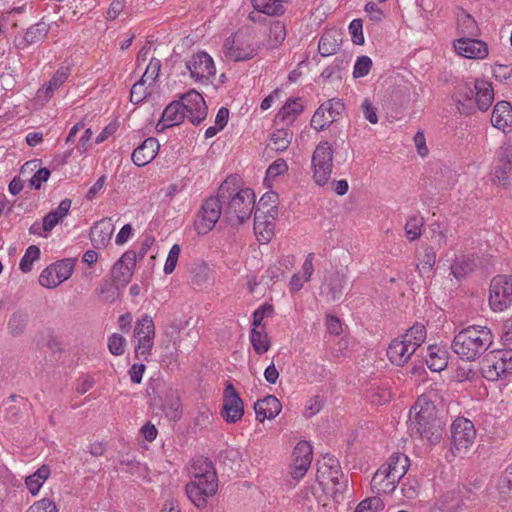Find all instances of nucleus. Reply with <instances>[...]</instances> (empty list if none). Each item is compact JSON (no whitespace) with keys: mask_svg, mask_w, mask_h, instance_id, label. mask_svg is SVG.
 Returning a JSON list of instances; mask_svg holds the SVG:
<instances>
[{"mask_svg":"<svg viewBox=\"0 0 512 512\" xmlns=\"http://www.w3.org/2000/svg\"><path fill=\"white\" fill-rule=\"evenodd\" d=\"M444 430L445 424L436 416L434 404L423 396L419 397L409 412L410 436L434 445L440 442Z\"/></svg>","mask_w":512,"mask_h":512,"instance_id":"f257e3e1","label":"nucleus"},{"mask_svg":"<svg viewBox=\"0 0 512 512\" xmlns=\"http://www.w3.org/2000/svg\"><path fill=\"white\" fill-rule=\"evenodd\" d=\"M224 205V219L232 225L248 220L255 208V194L250 188L238 189L227 178L219 187Z\"/></svg>","mask_w":512,"mask_h":512,"instance_id":"f03ea898","label":"nucleus"},{"mask_svg":"<svg viewBox=\"0 0 512 512\" xmlns=\"http://www.w3.org/2000/svg\"><path fill=\"white\" fill-rule=\"evenodd\" d=\"M493 343V334L485 326L472 325L459 331L451 344L455 354L462 360L474 361Z\"/></svg>","mask_w":512,"mask_h":512,"instance_id":"7ed1b4c3","label":"nucleus"},{"mask_svg":"<svg viewBox=\"0 0 512 512\" xmlns=\"http://www.w3.org/2000/svg\"><path fill=\"white\" fill-rule=\"evenodd\" d=\"M334 151L332 145L328 141H321L315 148L311 165L313 170L312 178L319 186H324L328 183L333 167Z\"/></svg>","mask_w":512,"mask_h":512,"instance_id":"20e7f679","label":"nucleus"},{"mask_svg":"<svg viewBox=\"0 0 512 512\" xmlns=\"http://www.w3.org/2000/svg\"><path fill=\"white\" fill-rule=\"evenodd\" d=\"M476 429L471 420L458 417L451 424V449L454 454H465L474 444Z\"/></svg>","mask_w":512,"mask_h":512,"instance_id":"39448f33","label":"nucleus"},{"mask_svg":"<svg viewBox=\"0 0 512 512\" xmlns=\"http://www.w3.org/2000/svg\"><path fill=\"white\" fill-rule=\"evenodd\" d=\"M221 215L224 216V205L218 193L216 197H210L202 204L194 223L195 230L199 235L207 234L214 228Z\"/></svg>","mask_w":512,"mask_h":512,"instance_id":"423d86ee","label":"nucleus"},{"mask_svg":"<svg viewBox=\"0 0 512 512\" xmlns=\"http://www.w3.org/2000/svg\"><path fill=\"white\" fill-rule=\"evenodd\" d=\"M489 305L495 312H502L512 305V276L497 275L489 287Z\"/></svg>","mask_w":512,"mask_h":512,"instance_id":"0eeeda50","label":"nucleus"},{"mask_svg":"<svg viewBox=\"0 0 512 512\" xmlns=\"http://www.w3.org/2000/svg\"><path fill=\"white\" fill-rule=\"evenodd\" d=\"M224 53L227 58L239 62L253 58L257 54V50L250 36L238 31L232 37L226 39Z\"/></svg>","mask_w":512,"mask_h":512,"instance_id":"6e6552de","label":"nucleus"},{"mask_svg":"<svg viewBox=\"0 0 512 512\" xmlns=\"http://www.w3.org/2000/svg\"><path fill=\"white\" fill-rule=\"evenodd\" d=\"M186 494L190 501L199 509L207 506L208 499L218 490V478L191 480L186 484Z\"/></svg>","mask_w":512,"mask_h":512,"instance_id":"1a4fd4ad","label":"nucleus"},{"mask_svg":"<svg viewBox=\"0 0 512 512\" xmlns=\"http://www.w3.org/2000/svg\"><path fill=\"white\" fill-rule=\"evenodd\" d=\"M190 72L191 78L197 82L207 83L216 74V68L213 58L204 51L193 54L191 59L185 64Z\"/></svg>","mask_w":512,"mask_h":512,"instance_id":"9d476101","label":"nucleus"},{"mask_svg":"<svg viewBox=\"0 0 512 512\" xmlns=\"http://www.w3.org/2000/svg\"><path fill=\"white\" fill-rule=\"evenodd\" d=\"M243 414V401L233 384L228 383L224 389L221 416L227 423H236L242 418Z\"/></svg>","mask_w":512,"mask_h":512,"instance_id":"9b49d317","label":"nucleus"},{"mask_svg":"<svg viewBox=\"0 0 512 512\" xmlns=\"http://www.w3.org/2000/svg\"><path fill=\"white\" fill-rule=\"evenodd\" d=\"M182 105L184 112L189 121L198 125L207 116V106L202 95L196 90H190L189 92L181 96Z\"/></svg>","mask_w":512,"mask_h":512,"instance_id":"f8f14e48","label":"nucleus"},{"mask_svg":"<svg viewBox=\"0 0 512 512\" xmlns=\"http://www.w3.org/2000/svg\"><path fill=\"white\" fill-rule=\"evenodd\" d=\"M137 260V254L133 250L126 251L111 269V279L124 288L131 280Z\"/></svg>","mask_w":512,"mask_h":512,"instance_id":"ddd939ff","label":"nucleus"},{"mask_svg":"<svg viewBox=\"0 0 512 512\" xmlns=\"http://www.w3.org/2000/svg\"><path fill=\"white\" fill-rule=\"evenodd\" d=\"M291 477L298 481L304 477L312 461V446L307 441H300L294 447Z\"/></svg>","mask_w":512,"mask_h":512,"instance_id":"4468645a","label":"nucleus"},{"mask_svg":"<svg viewBox=\"0 0 512 512\" xmlns=\"http://www.w3.org/2000/svg\"><path fill=\"white\" fill-rule=\"evenodd\" d=\"M455 51L468 59H484L488 55L487 44L472 37H462L454 43Z\"/></svg>","mask_w":512,"mask_h":512,"instance_id":"2eb2a0df","label":"nucleus"},{"mask_svg":"<svg viewBox=\"0 0 512 512\" xmlns=\"http://www.w3.org/2000/svg\"><path fill=\"white\" fill-rule=\"evenodd\" d=\"M70 75V68L67 66H61L53 74L52 78L45 84H43L36 93V99L38 102H48L54 92L61 87Z\"/></svg>","mask_w":512,"mask_h":512,"instance_id":"dca6fc26","label":"nucleus"},{"mask_svg":"<svg viewBox=\"0 0 512 512\" xmlns=\"http://www.w3.org/2000/svg\"><path fill=\"white\" fill-rule=\"evenodd\" d=\"M186 117L184 107L181 101H172L164 109L156 128L158 131H163L166 128L180 125Z\"/></svg>","mask_w":512,"mask_h":512,"instance_id":"f3484780","label":"nucleus"},{"mask_svg":"<svg viewBox=\"0 0 512 512\" xmlns=\"http://www.w3.org/2000/svg\"><path fill=\"white\" fill-rule=\"evenodd\" d=\"M159 147L156 138H147L133 151L131 156L133 163L138 167L149 164L156 157Z\"/></svg>","mask_w":512,"mask_h":512,"instance_id":"a211bd4d","label":"nucleus"},{"mask_svg":"<svg viewBox=\"0 0 512 512\" xmlns=\"http://www.w3.org/2000/svg\"><path fill=\"white\" fill-rule=\"evenodd\" d=\"M416 349L412 348L403 338L391 341L387 348V356L391 363L402 366L408 362Z\"/></svg>","mask_w":512,"mask_h":512,"instance_id":"6ab92c4d","label":"nucleus"},{"mask_svg":"<svg viewBox=\"0 0 512 512\" xmlns=\"http://www.w3.org/2000/svg\"><path fill=\"white\" fill-rule=\"evenodd\" d=\"M453 98L461 114L470 115L474 113V89H472L468 83L458 84L455 88Z\"/></svg>","mask_w":512,"mask_h":512,"instance_id":"aec40b11","label":"nucleus"},{"mask_svg":"<svg viewBox=\"0 0 512 512\" xmlns=\"http://www.w3.org/2000/svg\"><path fill=\"white\" fill-rule=\"evenodd\" d=\"M281 409L280 401L273 395H268L254 404L256 419L259 422L275 418L281 412Z\"/></svg>","mask_w":512,"mask_h":512,"instance_id":"412c9836","label":"nucleus"},{"mask_svg":"<svg viewBox=\"0 0 512 512\" xmlns=\"http://www.w3.org/2000/svg\"><path fill=\"white\" fill-rule=\"evenodd\" d=\"M340 470L339 461L334 456L327 455L322 462H318L317 481L322 489L330 484L335 475H340Z\"/></svg>","mask_w":512,"mask_h":512,"instance_id":"4be33fe9","label":"nucleus"},{"mask_svg":"<svg viewBox=\"0 0 512 512\" xmlns=\"http://www.w3.org/2000/svg\"><path fill=\"white\" fill-rule=\"evenodd\" d=\"M494 177L499 184L507 186L512 177V147L502 148L499 154V161L494 169Z\"/></svg>","mask_w":512,"mask_h":512,"instance_id":"5701e85b","label":"nucleus"},{"mask_svg":"<svg viewBox=\"0 0 512 512\" xmlns=\"http://www.w3.org/2000/svg\"><path fill=\"white\" fill-rule=\"evenodd\" d=\"M494 100L492 84L484 79H477L474 84V105L481 111H487Z\"/></svg>","mask_w":512,"mask_h":512,"instance_id":"b1692460","label":"nucleus"},{"mask_svg":"<svg viewBox=\"0 0 512 512\" xmlns=\"http://www.w3.org/2000/svg\"><path fill=\"white\" fill-rule=\"evenodd\" d=\"M410 461L409 458L400 453L392 454L388 461L381 465L379 468L384 469L388 473L392 475L393 481H399L404 477L409 468Z\"/></svg>","mask_w":512,"mask_h":512,"instance_id":"393cba45","label":"nucleus"},{"mask_svg":"<svg viewBox=\"0 0 512 512\" xmlns=\"http://www.w3.org/2000/svg\"><path fill=\"white\" fill-rule=\"evenodd\" d=\"M476 267V257L474 253H460L451 263V274L458 280L465 278Z\"/></svg>","mask_w":512,"mask_h":512,"instance_id":"a878e982","label":"nucleus"},{"mask_svg":"<svg viewBox=\"0 0 512 512\" xmlns=\"http://www.w3.org/2000/svg\"><path fill=\"white\" fill-rule=\"evenodd\" d=\"M491 124L505 132L507 127L512 126V106L507 101L496 103L491 116Z\"/></svg>","mask_w":512,"mask_h":512,"instance_id":"bb28decb","label":"nucleus"},{"mask_svg":"<svg viewBox=\"0 0 512 512\" xmlns=\"http://www.w3.org/2000/svg\"><path fill=\"white\" fill-rule=\"evenodd\" d=\"M399 481H393L392 475L384 469L378 468L371 480L372 491L378 495L392 493Z\"/></svg>","mask_w":512,"mask_h":512,"instance_id":"cd10ccee","label":"nucleus"},{"mask_svg":"<svg viewBox=\"0 0 512 512\" xmlns=\"http://www.w3.org/2000/svg\"><path fill=\"white\" fill-rule=\"evenodd\" d=\"M48 31L47 24L38 22L26 30L24 36L16 42V47L18 49H25L32 44L41 42L46 38Z\"/></svg>","mask_w":512,"mask_h":512,"instance_id":"c85d7f7f","label":"nucleus"},{"mask_svg":"<svg viewBox=\"0 0 512 512\" xmlns=\"http://www.w3.org/2000/svg\"><path fill=\"white\" fill-rule=\"evenodd\" d=\"M189 474L192 480L218 478L212 461L203 457L196 458L192 461Z\"/></svg>","mask_w":512,"mask_h":512,"instance_id":"c756f323","label":"nucleus"},{"mask_svg":"<svg viewBox=\"0 0 512 512\" xmlns=\"http://www.w3.org/2000/svg\"><path fill=\"white\" fill-rule=\"evenodd\" d=\"M71 205L72 201L70 199H63L56 209L50 211L44 216L42 229L45 232L53 230V228L68 215Z\"/></svg>","mask_w":512,"mask_h":512,"instance_id":"7c9ffc66","label":"nucleus"},{"mask_svg":"<svg viewBox=\"0 0 512 512\" xmlns=\"http://www.w3.org/2000/svg\"><path fill=\"white\" fill-rule=\"evenodd\" d=\"M113 233V226L109 220H101L94 224L90 231V239L95 248L105 247Z\"/></svg>","mask_w":512,"mask_h":512,"instance_id":"2f4dec72","label":"nucleus"},{"mask_svg":"<svg viewBox=\"0 0 512 512\" xmlns=\"http://www.w3.org/2000/svg\"><path fill=\"white\" fill-rule=\"evenodd\" d=\"M303 109L304 106L301 98H290L277 113L276 121H280L285 125H290L302 113Z\"/></svg>","mask_w":512,"mask_h":512,"instance_id":"473e14b6","label":"nucleus"},{"mask_svg":"<svg viewBox=\"0 0 512 512\" xmlns=\"http://www.w3.org/2000/svg\"><path fill=\"white\" fill-rule=\"evenodd\" d=\"M510 368L509 364H505L498 359L496 361L485 359L481 366V372L488 381H496L502 376L511 374Z\"/></svg>","mask_w":512,"mask_h":512,"instance_id":"72a5a7b5","label":"nucleus"},{"mask_svg":"<svg viewBox=\"0 0 512 512\" xmlns=\"http://www.w3.org/2000/svg\"><path fill=\"white\" fill-rule=\"evenodd\" d=\"M467 493L469 491L466 487L449 491L441 497L438 505L449 512H456L461 506L465 505L464 496Z\"/></svg>","mask_w":512,"mask_h":512,"instance_id":"f704fd0d","label":"nucleus"},{"mask_svg":"<svg viewBox=\"0 0 512 512\" xmlns=\"http://www.w3.org/2000/svg\"><path fill=\"white\" fill-rule=\"evenodd\" d=\"M28 323V313L23 310H16L7 321V331L12 337H19L25 333Z\"/></svg>","mask_w":512,"mask_h":512,"instance_id":"c9c22d12","label":"nucleus"},{"mask_svg":"<svg viewBox=\"0 0 512 512\" xmlns=\"http://www.w3.org/2000/svg\"><path fill=\"white\" fill-rule=\"evenodd\" d=\"M163 411L170 420L177 421L182 415L180 397L177 391L169 389L163 404Z\"/></svg>","mask_w":512,"mask_h":512,"instance_id":"e433bc0d","label":"nucleus"},{"mask_svg":"<svg viewBox=\"0 0 512 512\" xmlns=\"http://www.w3.org/2000/svg\"><path fill=\"white\" fill-rule=\"evenodd\" d=\"M255 10L269 15L279 16L285 13L284 3L288 0H251Z\"/></svg>","mask_w":512,"mask_h":512,"instance_id":"4c0bfd02","label":"nucleus"},{"mask_svg":"<svg viewBox=\"0 0 512 512\" xmlns=\"http://www.w3.org/2000/svg\"><path fill=\"white\" fill-rule=\"evenodd\" d=\"M250 342L254 351L262 355L266 353L271 346L270 338L266 332L265 326L260 328H252L250 332Z\"/></svg>","mask_w":512,"mask_h":512,"instance_id":"58836bf2","label":"nucleus"},{"mask_svg":"<svg viewBox=\"0 0 512 512\" xmlns=\"http://www.w3.org/2000/svg\"><path fill=\"white\" fill-rule=\"evenodd\" d=\"M340 49L338 34L335 31L325 32L318 44V51L323 57L331 56Z\"/></svg>","mask_w":512,"mask_h":512,"instance_id":"ea45409f","label":"nucleus"},{"mask_svg":"<svg viewBox=\"0 0 512 512\" xmlns=\"http://www.w3.org/2000/svg\"><path fill=\"white\" fill-rule=\"evenodd\" d=\"M426 364L433 372H440L444 370L448 364L446 351L435 346H430L426 356Z\"/></svg>","mask_w":512,"mask_h":512,"instance_id":"a19ab883","label":"nucleus"},{"mask_svg":"<svg viewBox=\"0 0 512 512\" xmlns=\"http://www.w3.org/2000/svg\"><path fill=\"white\" fill-rule=\"evenodd\" d=\"M346 283L347 277L345 274L336 271L330 275L327 282V294L330 301H337L342 297Z\"/></svg>","mask_w":512,"mask_h":512,"instance_id":"79ce46f5","label":"nucleus"},{"mask_svg":"<svg viewBox=\"0 0 512 512\" xmlns=\"http://www.w3.org/2000/svg\"><path fill=\"white\" fill-rule=\"evenodd\" d=\"M134 337L137 338V340H142V337H145V339L154 340L155 325L153 319L149 315L144 314L136 321Z\"/></svg>","mask_w":512,"mask_h":512,"instance_id":"37998d69","label":"nucleus"},{"mask_svg":"<svg viewBox=\"0 0 512 512\" xmlns=\"http://www.w3.org/2000/svg\"><path fill=\"white\" fill-rule=\"evenodd\" d=\"M426 336L427 332L425 326L417 322L402 335V338L409 343L412 348L417 350L425 341Z\"/></svg>","mask_w":512,"mask_h":512,"instance_id":"c03bdc74","label":"nucleus"},{"mask_svg":"<svg viewBox=\"0 0 512 512\" xmlns=\"http://www.w3.org/2000/svg\"><path fill=\"white\" fill-rule=\"evenodd\" d=\"M49 475L50 468L47 465H42L34 474L26 478L25 484L32 495H36L39 492Z\"/></svg>","mask_w":512,"mask_h":512,"instance_id":"a18cd8bd","label":"nucleus"},{"mask_svg":"<svg viewBox=\"0 0 512 512\" xmlns=\"http://www.w3.org/2000/svg\"><path fill=\"white\" fill-rule=\"evenodd\" d=\"M293 133L288 129H277L270 137V148L276 152L285 151L292 140Z\"/></svg>","mask_w":512,"mask_h":512,"instance_id":"49530a36","label":"nucleus"},{"mask_svg":"<svg viewBox=\"0 0 512 512\" xmlns=\"http://www.w3.org/2000/svg\"><path fill=\"white\" fill-rule=\"evenodd\" d=\"M120 289L121 287L112 279H103L96 291L103 301L112 303L119 297Z\"/></svg>","mask_w":512,"mask_h":512,"instance_id":"de8ad7c7","label":"nucleus"},{"mask_svg":"<svg viewBox=\"0 0 512 512\" xmlns=\"http://www.w3.org/2000/svg\"><path fill=\"white\" fill-rule=\"evenodd\" d=\"M417 269L420 273L430 272L436 263V252L432 247H425L417 255Z\"/></svg>","mask_w":512,"mask_h":512,"instance_id":"09e8293b","label":"nucleus"},{"mask_svg":"<svg viewBox=\"0 0 512 512\" xmlns=\"http://www.w3.org/2000/svg\"><path fill=\"white\" fill-rule=\"evenodd\" d=\"M76 259L66 258L52 264L57 275L58 285L66 281L73 273Z\"/></svg>","mask_w":512,"mask_h":512,"instance_id":"8fccbe9b","label":"nucleus"},{"mask_svg":"<svg viewBox=\"0 0 512 512\" xmlns=\"http://www.w3.org/2000/svg\"><path fill=\"white\" fill-rule=\"evenodd\" d=\"M458 29L463 37H476L479 31L474 18L466 12H462L458 16Z\"/></svg>","mask_w":512,"mask_h":512,"instance_id":"3c124183","label":"nucleus"},{"mask_svg":"<svg viewBox=\"0 0 512 512\" xmlns=\"http://www.w3.org/2000/svg\"><path fill=\"white\" fill-rule=\"evenodd\" d=\"M275 224L267 219H258L254 214V231L260 241L269 242L274 234Z\"/></svg>","mask_w":512,"mask_h":512,"instance_id":"603ef678","label":"nucleus"},{"mask_svg":"<svg viewBox=\"0 0 512 512\" xmlns=\"http://www.w3.org/2000/svg\"><path fill=\"white\" fill-rule=\"evenodd\" d=\"M214 422V415L210 409L204 408L203 410H199L193 421V430L194 431H204L209 430Z\"/></svg>","mask_w":512,"mask_h":512,"instance_id":"864d4df0","label":"nucleus"},{"mask_svg":"<svg viewBox=\"0 0 512 512\" xmlns=\"http://www.w3.org/2000/svg\"><path fill=\"white\" fill-rule=\"evenodd\" d=\"M332 124L330 116L326 112V106L321 104L315 111L310 125L316 131H323Z\"/></svg>","mask_w":512,"mask_h":512,"instance_id":"5fc2aeb1","label":"nucleus"},{"mask_svg":"<svg viewBox=\"0 0 512 512\" xmlns=\"http://www.w3.org/2000/svg\"><path fill=\"white\" fill-rule=\"evenodd\" d=\"M424 224V219L419 215H412L406 222L405 232L410 241H414L421 236V227Z\"/></svg>","mask_w":512,"mask_h":512,"instance_id":"6e6d98bb","label":"nucleus"},{"mask_svg":"<svg viewBox=\"0 0 512 512\" xmlns=\"http://www.w3.org/2000/svg\"><path fill=\"white\" fill-rule=\"evenodd\" d=\"M40 249L36 245H30L21 258L19 268L23 273H28L32 270L33 262L39 259Z\"/></svg>","mask_w":512,"mask_h":512,"instance_id":"4d7b16f0","label":"nucleus"},{"mask_svg":"<svg viewBox=\"0 0 512 512\" xmlns=\"http://www.w3.org/2000/svg\"><path fill=\"white\" fill-rule=\"evenodd\" d=\"M286 37L285 25L280 21H274L269 28V39L273 47L280 45Z\"/></svg>","mask_w":512,"mask_h":512,"instance_id":"13d9d810","label":"nucleus"},{"mask_svg":"<svg viewBox=\"0 0 512 512\" xmlns=\"http://www.w3.org/2000/svg\"><path fill=\"white\" fill-rule=\"evenodd\" d=\"M153 345L154 340L145 339V337H142V340H137V344L134 349L135 357L141 361L148 362Z\"/></svg>","mask_w":512,"mask_h":512,"instance_id":"bf43d9fd","label":"nucleus"},{"mask_svg":"<svg viewBox=\"0 0 512 512\" xmlns=\"http://www.w3.org/2000/svg\"><path fill=\"white\" fill-rule=\"evenodd\" d=\"M274 313V308L269 303H264L260 307H258L253 313V321L252 328H260L264 326L262 321L264 318L272 317Z\"/></svg>","mask_w":512,"mask_h":512,"instance_id":"052dcab7","label":"nucleus"},{"mask_svg":"<svg viewBox=\"0 0 512 512\" xmlns=\"http://www.w3.org/2000/svg\"><path fill=\"white\" fill-rule=\"evenodd\" d=\"M322 104L323 106H326V112L330 116L332 123L336 121L345 110V105L339 98L329 99Z\"/></svg>","mask_w":512,"mask_h":512,"instance_id":"680f3d73","label":"nucleus"},{"mask_svg":"<svg viewBox=\"0 0 512 512\" xmlns=\"http://www.w3.org/2000/svg\"><path fill=\"white\" fill-rule=\"evenodd\" d=\"M161 68V62L157 58H152L147 65L144 74L142 75L140 81L143 83L149 82L150 84L153 83L157 77L159 76Z\"/></svg>","mask_w":512,"mask_h":512,"instance_id":"e2e57ef3","label":"nucleus"},{"mask_svg":"<svg viewBox=\"0 0 512 512\" xmlns=\"http://www.w3.org/2000/svg\"><path fill=\"white\" fill-rule=\"evenodd\" d=\"M57 275L52 264L46 267L39 276V284L45 288H56L58 286Z\"/></svg>","mask_w":512,"mask_h":512,"instance_id":"0e129e2a","label":"nucleus"},{"mask_svg":"<svg viewBox=\"0 0 512 512\" xmlns=\"http://www.w3.org/2000/svg\"><path fill=\"white\" fill-rule=\"evenodd\" d=\"M26 512H58V508L53 500L43 498L31 505Z\"/></svg>","mask_w":512,"mask_h":512,"instance_id":"69168bd1","label":"nucleus"},{"mask_svg":"<svg viewBox=\"0 0 512 512\" xmlns=\"http://www.w3.org/2000/svg\"><path fill=\"white\" fill-rule=\"evenodd\" d=\"M383 503L378 497H371L361 501L355 512H377L382 509Z\"/></svg>","mask_w":512,"mask_h":512,"instance_id":"338daca9","label":"nucleus"},{"mask_svg":"<svg viewBox=\"0 0 512 512\" xmlns=\"http://www.w3.org/2000/svg\"><path fill=\"white\" fill-rule=\"evenodd\" d=\"M497 489L502 494H507L512 490V465L505 469L498 481Z\"/></svg>","mask_w":512,"mask_h":512,"instance_id":"774afa93","label":"nucleus"}]
</instances>
